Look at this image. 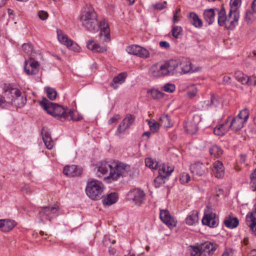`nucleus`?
<instances>
[{
  "label": "nucleus",
  "instance_id": "42",
  "mask_svg": "<svg viewBox=\"0 0 256 256\" xmlns=\"http://www.w3.org/2000/svg\"><path fill=\"white\" fill-rule=\"evenodd\" d=\"M151 95L154 99H160L163 97L164 94L162 92L158 90L154 89L150 92Z\"/></svg>",
  "mask_w": 256,
  "mask_h": 256
},
{
  "label": "nucleus",
  "instance_id": "12",
  "mask_svg": "<svg viewBox=\"0 0 256 256\" xmlns=\"http://www.w3.org/2000/svg\"><path fill=\"white\" fill-rule=\"evenodd\" d=\"M40 69V64L38 61L31 60H26L24 65V71L28 75H36L38 74Z\"/></svg>",
  "mask_w": 256,
  "mask_h": 256
},
{
  "label": "nucleus",
  "instance_id": "47",
  "mask_svg": "<svg viewBox=\"0 0 256 256\" xmlns=\"http://www.w3.org/2000/svg\"><path fill=\"white\" fill-rule=\"evenodd\" d=\"M41 134L42 136V140L44 138H51L50 132L47 127L42 128L41 130Z\"/></svg>",
  "mask_w": 256,
  "mask_h": 256
},
{
  "label": "nucleus",
  "instance_id": "25",
  "mask_svg": "<svg viewBox=\"0 0 256 256\" xmlns=\"http://www.w3.org/2000/svg\"><path fill=\"white\" fill-rule=\"evenodd\" d=\"M216 9L210 8L206 10L204 12V18L205 21L208 24H212L215 20V12Z\"/></svg>",
  "mask_w": 256,
  "mask_h": 256
},
{
  "label": "nucleus",
  "instance_id": "11",
  "mask_svg": "<svg viewBox=\"0 0 256 256\" xmlns=\"http://www.w3.org/2000/svg\"><path fill=\"white\" fill-rule=\"evenodd\" d=\"M58 38L59 42L63 44L66 46L70 50L75 52H78L79 50V47L76 44L74 43V42L62 31L57 30Z\"/></svg>",
  "mask_w": 256,
  "mask_h": 256
},
{
  "label": "nucleus",
  "instance_id": "63",
  "mask_svg": "<svg viewBox=\"0 0 256 256\" xmlns=\"http://www.w3.org/2000/svg\"><path fill=\"white\" fill-rule=\"evenodd\" d=\"M22 191L25 192L26 194H28L30 193V189L28 186H25L22 188Z\"/></svg>",
  "mask_w": 256,
  "mask_h": 256
},
{
  "label": "nucleus",
  "instance_id": "43",
  "mask_svg": "<svg viewBox=\"0 0 256 256\" xmlns=\"http://www.w3.org/2000/svg\"><path fill=\"white\" fill-rule=\"evenodd\" d=\"M176 86L174 84L168 83L166 84L162 88V90L167 92L172 93L175 90Z\"/></svg>",
  "mask_w": 256,
  "mask_h": 256
},
{
  "label": "nucleus",
  "instance_id": "46",
  "mask_svg": "<svg viewBox=\"0 0 256 256\" xmlns=\"http://www.w3.org/2000/svg\"><path fill=\"white\" fill-rule=\"evenodd\" d=\"M148 124L150 130L154 132L157 131L159 128L158 124L154 120H150L148 122Z\"/></svg>",
  "mask_w": 256,
  "mask_h": 256
},
{
  "label": "nucleus",
  "instance_id": "2",
  "mask_svg": "<svg viewBox=\"0 0 256 256\" xmlns=\"http://www.w3.org/2000/svg\"><path fill=\"white\" fill-rule=\"evenodd\" d=\"M96 174L104 176V180L108 183L118 180L121 177L128 176L130 174V166L121 162L101 161L96 166Z\"/></svg>",
  "mask_w": 256,
  "mask_h": 256
},
{
  "label": "nucleus",
  "instance_id": "59",
  "mask_svg": "<svg viewBox=\"0 0 256 256\" xmlns=\"http://www.w3.org/2000/svg\"><path fill=\"white\" fill-rule=\"evenodd\" d=\"M218 104V102L217 98L214 96H211L210 98V105L216 106Z\"/></svg>",
  "mask_w": 256,
  "mask_h": 256
},
{
  "label": "nucleus",
  "instance_id": "45",
  "mask_svg": "<svg viewBox=\"0 0 256 256\" xmlns=\"http://www.w3.org/2000/svg\"><path fill=\"white\" fill-rule=\"evenodd\" d=\"M138 48H140L138 45H131L126 48V50L128 54L136 56Z\"/></svg>",
  "mask_w": 256,
  "mask_h": 256
},
{
  "label": "nucleus",
  "instance_id": "10",
  "mask_svg": "<svg viewBox=\"0 0 256 256\" xmlns=\"http://www.w3.org/2000/svg\"><path fill=\"white\" fill-rule=\"evenodd\" d=\"M136 117L131 114H127L123 120L120 122L116 131V135L124 132L127 129L134 123Z\"/></svg>",
  "mask_w": 256,
  "mask_h": 256
},
{
  "label": "nucleus",
  "instance_id": "30",
  "mask_svg": "<svg viewBox=\"0 0 256 256\" xmlns=\"http://www.w3.org/2000/svg\"><path fill=\"white\" fill-rule=\"evenodd\" d=\"M5 92L8 93V94H10L12 98H18L21 95V92L20 90L12 87L10 84L6 86Z\"/></svg>",
  "mask_w": 256,
  "mask_h": 256
},
{
  "label": "nucleus",
  "instance_id": "41",
  "mask_svg": "<svg viewBox=\"0 0 256 256\" xmlns=\"http://www.w3.org/2000/svg\"><path fill=\"white\" fill-rule=\"evenodd\" d=\"M241 0H230V10L239 12L238 10V6L240 4Z\"/></svg>",
  "mask_w": 256,
  "mask_h": 256
},
{
  "label": "nucleus",
  "instance_id": "9",
  "mask_svg": "<svg viewBox=\"0 0 256 256\" xmlns=\"http://www.w3.org/2000/svg\"><path fill=\"white\" fill-rule=\"evenodd\" d=\"M162 64L164 67V70L166 71V76L178 74H182V72L180 70L179 62L176 60H171L166 62Z\"/></svg>",
  "mask_w": 256,
  "mask_h": 256
},
{
  "label": "nucleus",
  "instance_id": "49",
  "mask_svg": "<svg viewBox=\"0 0 256 256\" xmlns=\"http://www.w3.org/2000/svg\"><path fill=\"white\" fill-rule=\"evenodd\" d=\"M190 180V176L188 173L183 172L181 174L180 180L182 184H186Z\"/></svg>",
  "mask_w": 256,
  "mask_h": 256
},
{
  "label": "nucleus",
  "instance_id": "52",
  "mask_svg": "<svg viewBox=\"0 0 256 256\" xmlns=\"http://www.w3.org/2000/svg\"><path fill=\"white\" fill-rule=\"evenodd\" d=\"M38 16L41 20H44L48 18V14L46 11L40 10L38 12Z\"/></svg>",
  "mask_w": 256,
  "mask_h": 256
},
{
  "label": "nucleus",
  "instance_id": "23",
  "mask_svg": "<svg viewBox=\"0 0 256 256\" xmlns=\"http://www.w3.org/2000/svg\"><path fill=\"white\" fill-rule=\"evenodd\" d=\"M174 170V166H173L164 164L160 166L158 173L163 178H167L170 175Z\"/></svg>",
  "mask_w": 256,
  "mask_h": 256
},
{
  "label": "nucleus",
  "instance_id": "64",
  "mask_svg": "<svg viewBox=\"0 0 256 256\" xmlns=\"http://www.w3.org/2000/svg\"><path fill=\"white\" fill-rule=\"evenodd\" d=\"M252 8L254 12H256V0H254L252 4Z\"/></svg>",
  "mask_w": 256,
  "mask_h": 256
},
{
  "label": "nucleus",
  "instance_id": "13",
  "mask_svg": "<svg viewBox=\"0 0 256 256\" xmlns=\"http://www.w3.org/2000/svg\"><path fill=\"white\" fill-rule=\"evenodd\" d=\"M202 223L210 228H216L218 224V218L215 213H205L202 219Z\"/></svg>",
  "mask_w": 256,
  "mask_h": 256
},
{
  "label": "nucleus",
  "instance_id": "29",
  "mask_svg": "<svg viewBox=\"0 0 256 256\" xmlns=\"http://www.w3.org/2000/svg\"><path fill=\"white\" fill-rule=\"evenodd\" d=\"M2 232H7L11 230L16 226V222L14 220L9 219H2Z\"/></svg>",
  "mask_w": 256,
  "mask_h": 256
},
{
  "label": "nucleus",
  "instance_id": "35",
  "mask_svg": "<svg viewBox=\"0 0 256 256\" xmlns=\"http://www.w3.org/2000/svg\"><path fill=\"white\" fill-rule=\"evenodd\" d=\"M160 124L165 128H170L171 126L170 119L168 115H162L160 118Z\"/></svg>",
  "mask_w": 256,
  "mask_h": 256
},
{
  "label": "nucleus",
  "instance_id": "26",
  "mask_svg": "<svg viewBox=\"0 0 256 256\" xmlns=\"http://www.w3.org/2000/svg\"><path fill=\"white\" fill-rule=\"evenodd\" d=\"M190 22L196 28H201L202 26V22L198 16L194 12L189 14L188 16Z\"/></svg>",
  "mask_w": 256,
  "mask_h": 256
},
{
  "label": "nucleus",
  "instance_id": "61",
  "mask_svg": "<svg viewBox=\"0 0 256 256\" xmlns=\"http://www.w3.org/2000/svg\"><path fill=\"white\" fill-rule=\"evenodd\" d=\"M196 90H192V91H189L188 92V97L192 98L196 96Z\"/></svg>",
  "mask_w": 256,
  "mask_h": 256
},
{
  "label": "nucleus",
  "instance_id": "8",
  "mask_svg": "<svg viewBox=\"0 0 256 256\" xmlns=\"http://www.w3.org/2000/svg\"><path fill=\"white\" fill-rule=\"evenodd\" d=\"M144 192L139 188L130 190L127 194L128 200H132L136 204L140 205L144 202L145 198Z\"/></svg>",
  "mask_w": 256,
  "mask_h": 256
},
{
  "label": "nucleus",
  "instance_id": "34",
  "mask_svg": "<svg viewBox=\"0 0 256 256\" xmlns=\"http://www.w3.org/2000/svg\"><path fill=\"white\" fill-rule=\"evenodd\" d=\"M248 76L244 74L240 71H238L235 72L236 78L242 84H246L248 83Z\"/></svg>",
  "mask_w": 256,
  "mask_h": 256
},
{
  "label": "nucleus",
  "instance_id": "38",
  "mask_svg": "<svg viewBox=\"0 0 256 256\" xmlns=\"http://www.w3.org/2000/svg\"><path fill=\"white\" fill-rule=\"evenodd\" d=\"M45 90L48 98L52 100H54L57 96L56 91L52 88L50 87L45 88Z\"/></svg>",
  "mask_w": 256,
  "mask_h": 256
},
{
  "label": "nucleus",
  "instance_id": "62",
  "mask_svg": "<svg viewBox=\"0 0 256 256\" xmlns=\"http://www.w3.org/2000/svg\"><path fill=\"white\" fill-rule=\"evenodd\" d=\"M230 78L229 76H224V78H223V82H224L226 84H229L230 83Z\"/></svg>",
  "mask_w": 256,
  "mask_h": 256
},
{
  "label": "nucleus",
  "instance_id": "5",
  "mask_svg": "<svg viewBox=\"0 0 256 256\" xmlns=\"http://www.w3.org/2000/svg\"><path fill=\"white\" fill-rule=\"evenodd\" d=\"M104 188L102 182L92 179L87 182L85 190L90 198L94 200H98L102 198Z\"/></svg>",
  "mask_w": 256,
  "mask_h": 256
},
{
  "label": "nucleus",
  "instance_id": "40",
  "mask_svg": "<svg viewBox=\"0 0 256 256\" xmlns=\"http://www.w3.org/2000/svg\"><path fill=\"white\" fill-rule=\"evenodd\" d=\"M182 28L180 26H174L172 28V34L176 38H179L180 35L182 34Z\"/></svg>",
  "mask_w": 256,
  "mask_h": 256
},
{
  "label": "nucleus",
  "instance_id": "58",
  "mask_svg": "<svg viewBox=\"0 0 256 256\" xmlns=\"http://www.w3.org/2000/svg\"><path fill=\"white\" fill-rule=\"evenodd\" d=\"M119 118H120V116L118 115H116L114 116L111 118L109 120L108 123L110 124H112L116 122L118 120Z\"/></svg>",
  "mask_w": 256,
  "mask_h": 256
},
{
  "label": "nucleus",
  "instance_id": "27",
  "mask_svg": "<svg viewBox=\"0 0 256 256\" xmlns=\"http://www.w3.org/2000/svg\"><path fill=\"white\" fill-rule=\"evenodd\" d=\"M86 46L88 49L94 52H103L106 50L104 46H100L98 44H96L93 40H90L87 42Z\"/></svg>",
  "mask_w": 256,
  "mask_h": 256
},
{
  "label": "nucleus",
  "instance_id": "50",
  "mask_svg": "<svg viewBox=\"0 0 256 256\" xmlns=\"http://www.w3.org/2000/svg\"><path fill=\"white\" fill-rule=\"evenodd\" d=\"M191 256H196V255L200 254L199 256L201 255V246L200 247L195 246H191Z\"/></svg>",
  "mask_w": 256,
  "mask_h": 256
},
{
  "label": "nucleus",
  "instance_id": "31",
  "mask_svg": "<svg viewBox=\"0 0 256 256\" xmlns=\"http://www.w3.org/2000/svg\"><path fill=\"white\" fill-rule=\"evenodd\" d=\"M117 200L116 194L115 192L110 193L103 199L102 203L104 205L110 206L116 203Z\"/></svg>",
  "mask_w": 256,
  "mask_h": 256
},
{
  "label": "nucleus",
  "instance_id": "15",
  "mask_svg": "<svg viewBox=\"0 0 256 256\" xmlns=\"http://www.w3.org/2000/svg\"><path fill=\"white\" fill-rule=\"evenodd\" d=\"M162 64H156L152 65L149 70L148 74L153 78H159L166 76Z\"/></svg>",
  "mask_w": 256,
  "mask_h": 256
},
{
  "label": "nucleus",
  "instance_id": "3",
  "mask_svg": "<svg viewBox=\"0 0 256 256\" xmlns=\"http://www.w3.org/2000/svg\"><path fill=\"white\" fill-rule=\"evenodd\" d=\"M40 104L48 114L61 120H66L78 121L80 118L74 116V113L71 109L64 108L62 106L50 102L46 98H42Z\"/></svg>",
  "mask_w": 256,
  "mask_h": 256
},
{
  "label": "nucleus",
  "instance_id": "4",
  "mask_svg": "<svg viewBox=\"0 0 256 256\" xmlns=\"http://www.w3.org/2000/svg\"><path fill=\"white\" fill-rule=\"evenodd\" d=\"M240 18V12L229 11L226 15V10L222 8L218 13V24L227 30H232L237 26Z\"/></svg>",
  "mask_w": 256,
  "mask_h": 256
},
{
  "label": "nucleus",
  "instance_id": "57",
  "mask_svg": "<svg viewBox=\"0 0 256 256\" xmlns=\"http://www.w3.org/2000/svg\"><path fill=\"white\" fill-rule=\"evenodd\" d=\"M160 47L165 49H168L170 48V44L166 41H161L160 42Z\"/></svg>",
  "mask_w": 256,
  "mask_h": 256
},
{
  "label": "nucleus",
  "instance_id": "28",
  "mask_svg": "<svg viewBox=\"0 0 256 256\" xmlns=\"http://www.w3.org/2000/svg\"><path fill=\"white\" fill-rule=\"evenodd\" d=\"M224 224L227 228H234L238 225L239 221L236 217L228 216L225 218Z\"/></svg>",
  "mask_w": 256,
  "mask_h": 256
},
{
  "label": "nucleus",
  "instance_id": "51",
  "mask_svg": "<svg viewBox=\"0 0 256 256\" xmlns=\"http://www.w3.org/2000/svg\"><path fill=\"white\" fill-rule=\"evenodd\" d=\"M165 178L159 174L154 180L155 187L158 188L160 186V184L164 183V179Z\"/></svg>",
  "mask_w": 256,
  "mask_h": 256
},
{
  "label": "nucleus",
  "instance_id": "37",
  "mask_svg": "<svg viewBox=\"0 0 256 256\" xmlns=\"http://www.w3.org/2000/svg\"><path fill=\"white\" fill-rule=\"evenodd\" d=\"M146 166L151 169L156 170L158 168V162L150 158L145 159Z\"/></svg>",
  "mask_w": 256,
  "mask_h": 256
},
{
  "label": "nucleus",
  "instance_id": "18",
  "mask_svg": "<svg viewBox=\"0 0 256 256\" xmlns=\"http://www.w3.org/2000/svg\"><path fill=\"white\" fill-rule=\"evenodd\" d=\"M230 117L225 120V122L221 124H218L214 129V133L218 136H222L226 134L230 128L229 126Z\"/></svg>",
  "mask_w": 256,
  "mask_h": 256
},
{
  "label": "nucleus",
  "instance_id": "56",
  "mask_svg": "<svg viewBox=\"0 0 256 256\" xmlns=\"http://www.w3.org/2000/svg\"><path fill=\"white\" fill-rule=\"evenodd\" d=\"M180 12V9L178 10H176L174 12V16L172 18V22L174 24L178 23L179 21V16H178V14Z\"/></svg>",
  "mask_w": 256,
  "mask_h": 256
},
{
  "label": "nucleus",
  "instance_id": "16",
  "mask_svg": "<svg viewBox=\"0 0 256 256\" xmlns=\"http://www.w3.org/2000/svg\"><path fill=\"white\" fill-rule=\"evenodd\" d=\"M217 245L210 242H206L201 244V255H213L217 248Z\"/></svg>",
  "mask_w": 256,
  "mask_h": 256
},
{
  "label": "nucleus",
  "instance_id": "20",
  "mask_svg": "<svg viewBox=\"0 0 256 256\" xmlns=\"http://www.w3.org/2000/svg\"><path fill=\"white\" fill-rule=\"evenodd\" d=\"M212 172L214 176L216 178H223L224 175V168L223 164L219 160L215 162L213 164Z\"/></svg>",
  "mask_w": 256,
  "mask_h": 256
},
{
  "label": "nucleus",
  "instance_id": "21",
  "mask_svg": "<svg viewBox=\"0 0 256 256\" xmlns=\"http://www.w3.org/2000/svg\"><path fill=\"white\" fill-rule=\"evenodd\" d=\"M190 170L194 175L202 176L206 174L207 168L202 163L197 162L190 166Z\"/></svg>",
  "mask_w": 256,
  "mask_h": 256
},
{
  "label": "nucleus",
  "instance_id": "22",
  "mask_svg": "<svg viewBox=\"0 0 256 256\" xmlns=\"http://www.w3.org/2000/svg\"><path fill=\"white\" fill-rule=\"evenodd\" d=\"M180 70H182V74L193 73L200 71L201 68L194 67L190 62H184L180 64Z\"/></svg>",
  "mask_w": 256,
  "mask_h": 256
},
{
  "label": "nucleus",
  "instance_id": "54",
  "mask_svg": "<svg viewBox=\"0 0 256 256\" xmlns=\"http://www.w3.org/2000/svg\"><path fill=\"white\" fill-rule=\"evenodd\" d=\"M253 19V13L250 10H247L245 14V20L248 23L250 22Z\"/></svg>",
  "mask_w": 256,
  "mask_h": 256
},
{
  "label": "nucleus",
  "instance_id": "1",
  "mask_svg": "<svg viewBox=\"0 0 256 256\" xmlns=\"http://www.w3.org/2000/svg\"><path fill=\"white\" fill-rule=\"evenodd\" d=\"M80 21L85 28L92 32H96L100 28V36H104V41H110V30L105 20L98 23L96 12L91 4H86L80 18Z\"/></svg>",
  "mask_w": 256,
  "mask_h": 256
},
{
  "label": "nucleus",
  "instance_id": "39",
  "mask_svg": "<svg viewBox=\"0 0 256 256\" xmlns=\"http://www.w3.org/2000/svg\"><path fill=\"white\" fill-rule=\"evenodd\" d=\"M222 150L216 145L212 146L210 149V154L216 157L220 156L222 154Z\"/></svg>",
  "mask_w": 256,
  "mask_h": 256
},
{
  "label": "nucleus",
  "instance_id": "14",
  "mask_svg": "<svg viewBox=\"0 0 256 256\" xmlns=\"http://www.w3.org/2000/svg\"><path fill=\"white\" fill-rule=\"evenodd\" d=\"M201 121L200 116L196 114L193 116L192 120L187 122L185 124V129L186 132L191 134L196 133L198 130V125Z\"/></svg>",
  "mask_w": 256,
  "mask_h": 256
},
{
  "label": "nucleus",
  "instance_id": "33",
  "mask_svg": "<svg viewBox=\"0 0 256 256\" xmlns=\"http://www.w3.org/2000/svg\"><path fill=\"white\" fill-rule=\"evenodd\" d=\"M186 224L192 226L196 223L198 220V212L197 211H192L186 218Z\"/></svg>",
  "mask_w": 256,
  "mask_h": 256
},
{
  "label": "nucleus",
  "instance_id": "17",
  "mask_svg": "<svg viewBox=\"0 0 256 256\" xmlns=\"http://www.w3.org/2000/svg\"><path fill=\"white\" fill-rule=\"evenodd\" d=\"M160 220L167 226H176V222L167 210H160Z\"/></svg>",
  "mask_w": 256,
  "mask_h": 256
},
{
  "label": "nucleus",
  "instance_id": "24",
  "mask_svg": "<svg viewBox=\"0 0 256 256\" xmlns=\"http://www.w3.org/2000/svg\"><path fill=\"white\" fill-rule=\"evenodd\" d=\"M126 76L127 74L125 72L119 74L113 78L112 82L110 84L111 86L114 89H116L120 84H122L125 82Z\"/></svg>",
  "mask_w": 256,
  "mask_h": 256
},
{
  "label": "nucleus",
  "instance_id": "55",
  "mask_svg": "<svg viewBox=\"0 0 256 256\" xmlns=\"http://www.w3.org/2000/svg\"><path fill=\"white\" fill-rule=\"evenodd\" d=\"M248 83H246V85L248 86H256V77L254 76H248Z\"/></svg>",
  "mask_w": 256,
  "mask_h": 256
},
{
  "label": "nucleus",
  "instance_id": "44",
  "mask_svg": "<svg viewBox=\"0 0 256 256\" xmlns=\"http://www.w3.org/2000/svg\"><path fill=\"white\" fill-rule=\"evenodd\" d=\"M23 50L27 54L30 55L32 53L33 48L32 45L30 44H24L22 46Z\"/></svg>",
  "mask_w": 256,
  "mask_h": 256
},
{
  "label": "nucleus",
  "instance_id": "53",
  "mask_svg": "<svg viewBox=\"0 0 256 256\" xmlns=\"http://www.w3.org/2000/svg\"><path fill=\"white\" fill-rule=\"evenodd\" d=\"M166 2H164L163 3L158 2L154 4L153 8L156 10H162L166 8Z\"/></svg>",
  "mask_w": 256,
  "mask_h": 256
},
{
  "label": "nucleus",
  "instance_id": "7",
  "mask_svg": "<svg viewBox=\"0 0 256 256\" xmlns=\"http://www.w3.org/2000/svg\"><path fill=\"white\" fill-rule=\"evenodd\" d=\"M58 208L56 205L42 207L39 210V216L40 221L44 220H50L58 215Z\"/></svg>",
  "mask_w": 256,
  "mask_h": 256
},
{
  "label": "nucleus",
  "instance_id": "36",
  "mask_svg": "<svg viewBox=\"0 0 256 256\" xmlns=\"http://www.w3.org/2000/svg\"><path fill=\"white\" fill-rule=\"evenodd\" d=\"M139 48L136 50V56L142 58H148L150 56V52L146 48L139 46Z\"/></svg>",
  "mask_w": 256,
  "mask_h": 256
},
{
  "label": "nucleus",
  "instance_id": "6",
  "mask_svg": "<svg viewBox=\"0 0 256 256\" xmlns=\"http://www.w3.org/2000/svg\"><path fill=\"white\" fill-rule=\"evenodd\" d=\"M229 119L230 128L234 131L240 130L243 126L244 124L248 120L249 117L248 110L246 109L242 110L238 115L232 118L230 116Z\"/></svg>",
  "mask_w": 256,
  "mask_h": 256
},
{
  "label": "nucleus",
  "instance_id": "60",
  "mask_svg": "<svg viewBox=\"0 0 256 256\" xmlns=\"http://www.w3.org/2000/svg\"><path fill=\"white\" fill-rule=\"evenodd\" d=\"M250 178L252 182L254 184H256V168L254 170V172L250 175Z\"/></svg>",
  "mask_w": 256,
  "mask_h": 256
},
{
  "label": "nucleus",
  "instance_id": "19",
  "mask_svg": "<svg viewBox=\"0 0 256 256\" xmlns=\"http://www.w3.org/2000/svg\"><path fill=\"white\" fill-rule=\"evenodd\" d=\"M82 170L76 165L66 166L63 170L64 174L68 176H76L81 174Z\"/></svg>",
  "mask_w": 256,
  "mask_h": 256
},
{
  "label": "nucleus",
  "instance_id": "48",
  "mask_svg": "<svg viewBox=\"0 0 256 256\" xmlns=\"http://www.w3.org/2000/svg\"><path fill=\"white\" fill-rule=\"evenodd\" d=\"M43 141L46 146V148L49 149L51 150L52 148L54 145V142L52 140V138H44L43 139Z\"/></svg>",
  "mask_w": 256,
  "mask_h": 256
},
{
  "label": "nucleus",
  "instance_id": "32",
  "mask_svg": "<svg viewBox=\"0 0 256 256\" xmlns=\"http://www.w3.org/2000/svg\"><path fill=\"white\" fill-rule=\"evenodd\" d=\"M246 220L248 222H250V227L254 234L256 235V218L254 216V213H250L247 214Z\"/></svg>",
  "mask_w": 256,
  "mask_h": 256
}]
</instances>
